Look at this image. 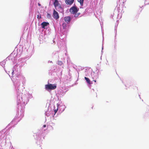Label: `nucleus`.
Segmentation results:
<instances>
[{
    "label": "nucleus",
    "instance_id": "nucleus-8",
    "mask_svg": "<svg viewBox=\"0 0 149 149\" xmlns=\"http://www.w3.org/2000/svg\"><path fill=\"white\" fill-rule=\"evenodd\" d=\"M86 81L89 84H91V82L89 79L87 77H84Z\"/></svg>",
    "mask_w": 149,
    "mask_h": 149
},
{
    "label": "nucleus",
    "instance_id": "nucleus-15",
    "mask_svg": "<svg viewBox=\"0 0 149 149\" xmlns=\"http://www.w3.org/2000/svg\"><path fill=\"white\" fill-rule=\"evenodd\" d=\"M46 127V125H44L43 126V128L45 127Z\"/></svg>",
    "mask_w": 149,
    "mask_h": 149
},
{
    "label": "nucleus",
    "instance_id": "nucleus-5",
    "mask_svg": "<svg viewBox=\"0 0 149 149\" xmlns=\"http://www.w3.org/2000/svg\"><path fill=\"white\" fill-rule=\"evenodd\" d=\"M74 0H65V2L67 4L71 5L73 3Z\"/></svg>",
    "mask_w": 149,
    "mask_h": 149
},
{
    "label": "nucleus",
    "instance_id": "nucleus-11",
    "mask_svg": "<svg viewBox=\"0 0 149 149\" xmlns=\"http://www.w3.org/2000/svg\"><path fill=\"white\" fill-rule=\"evenodd\" d=\"M58 64L60 65H61L63 64V62L61 61H58Z\"/></svg>",
    "mask_w": 149,
    "mask_h": 149
},
{
    "label": "nucleus",
    "instance_id": "nucleus-16",
    "mask_svg": "<svg viewBox=\"0 0 149 149\" xmlns=\"http://www.w3.org/2000/svg\"><path fill=\"white\" fill-rule=\"evenodd\" d=\"M38 5L39 6H41V5L39 3H38Z\"/></svg>",
    "mask_w": 149,
    "mask_h": 149
},
{
    "label": "nucleus",
    "instance_id": "nucleus-4",
    "mask_svg": "<svg viewBox=\"0 0 149 149\" xmlns=\"http://www.w3.org/2000/svg\"><path fill=\"white\" fill-rule=\"evenodd\" d=\"M71 19V17L70 16L65 17L64 18V20L65 22L69 24L70 23Z\"/></svg>",
    "mask_w": 149,
    "mask_h": 149
},
{
    "label": "nucleus",
    "instance_id": "nucleus-2",
    "mask_svg": "<svg viewBox=\"0 0 149 149\" xmlns=\"http://www.w3.org/2000/svg\"><path fill=\"white\" fill-rule=\"evenodd\" d=\"M79 10L76 6L72 7L70 9V12L71 14H74L77 13Z\"/></svg>",
    "mask_w": 149,
    "mask_h": 149
},
{
    "label": "nucleus",
    "instance_id": "nucleus-6",
    "mask_svg": "<svg viewBox=\"0 0 149 149\" xmlns=\"http://www.w3.org/2000/svg\"><path fill=\"white\" fill-rule=\"evenodd\" d=\"M49 24V23L47 22H43L41 23V25H42V28L44 29L45 27L47 26Z\"/></svg>",
    "mask_w": 149,
    "mask_h": 149
},
{
    "label": "nucleus",
    "instance_id": "nucleus-12",
    "mask_svg": "<svg viewBox=\"0 0 149 149\" xmlns=\"http://www.w3.org/2000/svg\"><path fill=\"white\" fill-rule=\"evenodd\" d=\"M47 16L48 18H50L51 17V15L50 14L48 13L47 14Z\"/></svg>",
    "mask_w": 149,
    "mask_h": 149
},
{
    "label": "nucleus",
    "instance_id": "nucleus-9",
    "mask_svg": "<svg viewBox=\"0 0 149 149\" xmlns=\"http://www.w3.org/2000/svg\"><path fill=\"white\" fill-rule=\"evenodd\" d=\"M78 0V1L80 3V4L81 6H82L83 5L84 0Z\"/></svg>",
    "mask_w": 149,
    "mask_h": 149
},
{
    "label": "nucleus",
    "instance_id": "nucleus-10",
    "mask_svg": "<svg viewBox=\"0 0 149 149\" xmlns=\"http://www.w3.org/2000/svg\"><path fill=\"white\" fill-rule=\"evenodd\" d=\"M74 14V17L75 18H76V17H77L80 15V13H77Z\"/></svg>",
    "mask_w": 149,
    "mask_h": 149
},
{
    "label": "nucleus",
    "instance_id": "nucleus-3",
    "mask_svg": "<svg viewBox=\"0 0 149 149\" xmlns=\"http://www.w3.org/2000/svg\"><path fill=\"white\" fill-rule=\"evenodd\" d=\"M53 16L54 18L56 19H58L59 18L58 13L54 9L53 11Z\"/></svg>",
    "mask_w": 149,
    "mask_h": 149
},
{
    "label": "nucleus",
    "instance_id": "nucleus-7",
    "mask_svg": "<svg viewBox=\"0 0 149 149\" xmlns=\"http://www.w3.org/2000/svg\"><path fill=\"white\" fill-rule=\"evenodd\" d=\"M54 5L55 7H57L59 5H60V4L57 0H55L54 2Z\"/></svg>",
    "mask_w": 149,
    "mask_h": 149
},
{
    "label": "nucleus",
    "instance_id": "nucleus-14",
    "mask_svg": "<svg viewBox=\"0 0 149 149\" xmlns=\"http://www.w3.org/2000/svg\"><path fill=\"white\" fill-rule=\"evenodd\" d=\"M57 110H58V109H55L54 110V112L55 113V114L57 112Z\"/></svg>",
    "mask_w": 149,
    "mask_h": 149
},
{
    "label": "nucleus",
    "instance_id": "nucleus-1",
    "mask_svg": "<svg viewBox=\"0 0 149 149\" xmlns=\"http://www.w3.org/2000/svg\"><path fill=\"white\" fill-rule=\"evenodd\" d=\"M56 88V84H52L50 83H48V84H47L45 85V88L47 91L54 90Z\"/></svg>",
    "mask_w": 149,
    "mask_h": 149
},
{
    "label": "nucleus",
    "instance_id": "nucleus-17",
    "mask_svg": "<svg viewBox=\"0 0 149 149\" xmlns=\"http://www.w3.org/2000/svg\"><path fill=\"white\" fill-rule=\"evenodd\" d=\"M93 81H94L95 82H96V80H94Z\"/></svg>",
    "mask_w": 149,
    "mask_h": 149
},
{
    "label": "nucleus",
    "instance_id": "nucleus-13",
    "mask_svg": "<svg viewBox=\"0 0 149 149\" xmlns=\"http://www.w3.org/2000/svg\"><path fill=\"white\" fill-rule=\"evenodd\" d=\"M37 18L38 19H40L41 18V16L40 15H37Z\"/></svg>",
    "mask_w": 149,
    "mask_h": 149
}]
</instances>
